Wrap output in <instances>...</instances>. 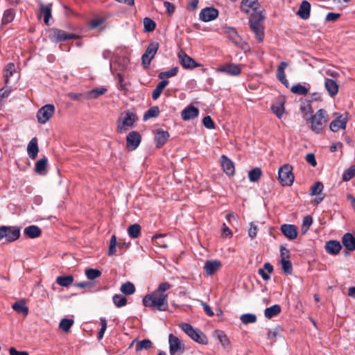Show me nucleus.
<instances>
[{
    "mask_svg": "<svg viewBox=\"0 0 355 355\" xmlns=\"http://www.w3.org/2000/svg\"><path fill=\"white\" fill-rule=\"evenodd\" d=\"M340 17V13L329 12L325 17L327 21H335Z\"/></svg>",
    "mask_w": 355,
    "mask_h": 355,
    "instance_id": "obj_61",
    "label": "nucleus"
},
{
    "mask_svg": "<svg viewBox=\"0 0 355 355\" xmlns=\"http://www.w3.org/2000/svg\"><path fill=\"white\" fill-rule=\"evenodd\" d=\"M178 69H179L178 67H173L172 69H171L170 70H168L167 71L160 72L158 75V77H159V78L164 79V80L165 78L173 77L177 75V73L178 72Z\"/></svg>",
    "mask_w": 355,
    "mask_h": 355,
    "instance_id": "obj_46",
    "label": "nucleus"
},
{
    "mask_svg": "<svg viewBox=\"0 0 355 355\" xmlns=\"http://www.w3.org/2000/svg\"><path fill=\"white\" fill-rule=\"evenodd\" d=\"M38 152V141L37 137H33L28 144L27 153L31 159H35L37 156Z\"/></svg>",
    "mask_w": 355,
    "mask_h": 355,
    "instance_id": "obj_25",
    "label": "nucleus"
},
{
    "mask_svg": "<svg viewBox=\"0 0 355 355\" xmlns=\"http://www.w3.org/2000/svg\"><path fill=\"white\" fill-rule=\"evenodd\" d=\"M288 63L286 62H281L279 65L277 67V78L286 87H288L289 83L288 80L286 78V74L284 72L285 69L288 67Z\"/></svg>",
    "mask_w": 355,
    "mask_h": 355,
    "instance_id": "obj_24",
    "label": "nucleus"
},
{
    "mask_svg": "<svg viewBox=\"0 0 355 355\" xmlns=\"http://www.w3.org/2000/svg\"><path fill=\"white\" fill-rule=\"evenodd\" d=\"M347 125V118L340 115L335 120L331 122L329 128L331 131L336 132L340 129L345 130Z\"/></svg>",
    "mask_w": 355,
    "mask_h": 355,
    "instance_id": "obj_23",
    "label": "nucleus"
},
{
    "mask_svg": "<svg viewBox=\"0 0 355 355\" xmlns=\"http://www.w3.org/2000/svg\"><path fill=\"white\" fill-rule=\"evenodd\" d=\"M116 251V235H112L111 239L110 241V246L107 252L108 256H112L115 254Z\"/></svg>",
    "mask_w": 355,
    "mask_h": 355,
    "instance_id": "obj_57",
    "label": "nucleus"
},
{
    "mask_svg": "<svg viewBox=\"0 0 355 355\" xmlns=\"http://www.w3.org/2000/svg\"><path fill=\"white\" fill-rule=\"evenodd\" d=\"M273 271V266L270 263H265L262 268L258 270V274L261 276L263 280L268 281L270 279L269 274Z\"/></svg>",
    "mask_w": 355,
    "mask_h": 355,
    "instance_id": "obj_31",
    "label": "nucleus"
},
{
    "mask_svg": "<svg viewBox=\"0 0 355 355\" xmlns=\"http://www.w3.org/2000/svg\"><path fill=\"white\" fill-rule=\"evenodd\" d=\"M15 71V66L14 63L10 62L8 63L5 68V83L8 84L9 83V79L13 75L14 72Z\"/></svg>",
    "mask_w": 355,
    "mask_h": 355,
    "instance_id": "obj_44",
    "label": "nucleus"
},
{
    "mask_svg": "<svg viewBox=\"0 0 355 355\" xmlns=\"http://www.w3.org/2000/svg\"><path fill=\"white\" fill-rule=\"evenodd\" d=\"M291 91L295 94L306 95L309 92V89L301 84H296L292 86Z\"/></svg>",
    "mask_w": 355,
    "mask_h": 355,
    "instance_id": "obj_41",
    "label": "nucleus"
},
{
    "mask_svg": "<svg viewBox=\"0 0 355 355\" xmlns=\"http://www.w3.org/2000/svg\"><path fill=\"white\" fill-rule=\"evenodd\" d=\"M218 72H224L231 76H238L241 73L240 67L235 64H227L216 69Z\"/></svg>",
    "mask_w": 355,
    "mask_h": 355,
    "instance_id": "obj_16",
    "label": "nucleus"
},
{
    "mask_svg": "<svg viewBox=\"0 0 355 355\" xmlns=\"http://www.w3.org/2000/svg\"><path fill=\"white\" fill-rule=\"evenodd\" d=\"M272 112L277 116V118L281 119L284 113V106L283 102H277L271 105Z\"/></svg>",
    "mask_w": 355,
    "mask_h": 355,
    "instance_id": "obj_36",
    "label": "nucleus"
},
{
    "mask_svg": "<svg viewBox=\"0 0 355 355\" xmlns=\"http://www.w3.org/2000/svg\"><path fill=\"white\" fill-rule=\"evenodd\" d=\"M112 300L117 307H122L127 304V299L122 295L116 294L113 296Z\"/></svg>",
    "mask_w": 355,
    "mask_h": 355,
    "instance_id": "obj_51",
    "label": "nucleus"
},
{
    "mask_svg": "<svg viewBox=\"0 0 355 355\" xmlns=\"http://www.w3.org/2000/svg\"><path fill=\"white\" fill-rule=\"evenodd\" d=\"M262 174L260 168L256 167L250 170L248 173V178L251 182H257L259 180Z\"/></svg>",
    "mask_w": 355,
    "mask_h": 355,
    "instance_id": "obj_43",
    "label": "nucleus"
},
{
    "mask_svg": "<svg viewBox=\"0 0 355 355\" xmlns=\"http://www.w3.org/2000/svg\"><path fill=\"white\" fill-rule=\"evenodd\" d=\"M172 285L168 282H162L157 288L143 298V304L153 310L165 311L168 309V294L165 292L170 289Z\"/></svg>",
    "mask_w": 355,
    "mask_h": 355,
    "instance_id": "obj_1",
    "label": "nucleus"
},
{
    "mask_svg": "<svg viewBox=\"0 0 355 355\" xmlns=\"http://www.w3.org/2000/svg\"><path fill=\"white\" fill-rule=\"evenodd\" d=\"M128 233L132 239H137L141 234V226L139 224H133L128 227Z\"/></svg>",
    "mask_w": 355,
    "mask_h": 355,
    "instance_id": "obj_37",
    "label": "nucleus"
},
{
    "mask_svg": "<svg viewBox=\"0 0 355 355\" xmlns=\"http://www.w3.org/2000/svg\"><path fill=\"white\" fill-rule=\"evenodd\" d=\"M215 334L217 336L218 340H219L220 343L224 347H230V342L229 340V338H227V335L222 331H216Z\"/></svg>",
    "mask_w": 355,
    "mask_h": 355,
    "instance_id": "obj_39",
    "label": "nucleus"
},
{
    "mask_svg": "<svg viewBox=\"0 0 355 355\" xmlns=\"http://www.w3.org/2000/svg\"><path fill=\"white\" fill-rule=\"evenodd\" d=\"M241 10L250 15L257 12L262 14L263 12L257 0H242Z\"/></svg>",
    "mask_w": 355,
    "mask_h": 355,
    "instance_id": "obj_12",
    "label": "nucleus"
},
{
    "mask_svg": "<svg viewBox=\"0 0 355 355\" xmlns=\"http://www.w3.org/2000/svg\"><path fill=\"white\" fill-rule=\"evenodd\" d=\"M159 49L157 42H151L147 46L145 53L142 55L141 62L144 68L149 67L151 60L154 58Z\"/></svg>",
    "mask_w": 355,
    "mask_h": 355,
    "instance_id": "obj_9",
    "label": "nucleus"
},
{
    "mask_svg": "<svg viewBox=\"0 0 355 355\" xmlns=\"http://www.w3.org/2000/svg\"><path fill=\"white\" fill-rule=\"evenodd\" d=\"M156 28V23L149 17L144 19V31L146 33L153 31Z\"/></svg>",
    "mask_w": 355,
    "mask_h": 355,
    "instance_id": "obj_40",
    "label": "nucleus"
},
{
    "mask_svg": "<svg viewBox=\"0 0 355 355\" xmlns=\"http://www.w3.org/2000/svg\"><path fill=\"white\" fill-rule=\"evenodd\" d=\"M120 290L123 294L130 295L135 292V287L132 283L127 282L121 286Z\"/></svg>",
    "mask_w": 355,
    "mask_h": 355,
    "instance_id": "obj_38",
    "label": "nucleus"
},
{
    "mask_svg": "<svg viewBox=\"0 0 355 355\" xmlns=\"http://www.w3.org/2000/svg\"><path fill=\"white\" fill-rule=\"evenodd\" d=\"M55 110L52 104H46L42 106L37 112V119L40 123L44 124L50 120Z\"/></svg>",
    "mask_w": 355,
    "mask_h": 355,
    "instance_id": "obj_11",
    "label": "nucleus"
},
{
    "mask_svg": "<svg viewBox=\"0 0 355 355\" xmlns=\"http://www.w3.org/2000/svg\"><path fill=\"white\" fill-rule=\"evenodd\" d=\"M218 16V11L213 7H207L203 8L200 14L199 19L205 22L212 21Z\"/></svg>",
    "mask_w": 355,
    "mask_h": 355,
    "instance_id": "obj_15",
    "label": "nucleus"
},
{
    "mask_svg": "<svg viewBox=\"0 0 355 355\" xmlns=\"http://www.w3.org/2000/svg\"><path fill=\"white\" fill-rule=\"evenodd\" d=\"M141 136L137 131H131L126 137V148L129 150H135L140 144Z\"/></svg>",
    "mask_w": 355,
    "mask_h": 355,
    "instance_id": "obj_14",
    "label": "nucleus"
},
{
    "mask_svg": "<svg viewBox=\"0 0 355 355\" xmlns=\"http://www.w3.org/2000/svg\"><path fill=\"white\" fill-rule=\"evenodd\" d=\"M164 235L163 234H157L153 236L152 241L155 245L160 247L166 248L168 247L167 243L164 241Z\"/></svg>",
    "mask_w": 355,
    "mask_h": 355,
    "instance_id": "obj_50",
    "label": "nucleus"
},
{
    "mask_svg": "<svg viewBox=\"0 0 355 355\" xmlns=\"http://www.w3.org/2000/svg\"><path fill=\"white\" fill-rule=\"evenodd\" d=\"M85 275L89 279L92 280L99 277L101 272L99 270L89 268L85 270Z\"/></svg>",
    "mask_w": 355,
    "mask_h": 355,
    "instance_id": "obj_56",
    "label": "nucleus"
},
{
    "mask_svg": "<svg viewBox=\"0 0 355 355\" xmlns=\"http://www.w3.org/2000/svg\"><path fill=\"white\" fill-rule=\"evenodd\" d=\"M325 249L329 254H337L342 249V245L339 241L331 240L326 243Z\"/></svg>",
    "mask_w": 355,
    "mask_h": 355,
    "instance_id": "obj_27",
    "label": "nucleus"
},
{
    "mask_svg": "<svg viewBox=\"0 0 355 355\" xmlns=\"http://www.w3.org/2000/svg\"><path fill=\"white\" fill-rule=\"evenodd\" d=\"M311 12V4L306 0L302 1L297 12V15H299L302 19H308L310 17Z\"/></svg>",
    "mask_w": 355,
    "mask_h": 355,
    "instance_id": "obj_26",
    "label": "nucleus"
},
{
    "mask_svg": "<svg viewBox=\"0 0 355 355\" xmlns=\"http://www.w3.org/2000/svg\"><path fill=\"white\" fill-rule=\"evenodd\" d=\"M169 133L164 130L157 131L155 135V143L157 148H161L168 140Z\"/></svg>",
    "mask_w": 355,
    "mask_h": 355,
    "instance_id": "obj_28",
    "label": "nucleus"
},
{
    "mask_svg": "<svg viewBox=\"0 0 355 355\" xmlns=\"http://www.w3.org/2000/svg\"><path fill=\"white\" fill-rule=\"evenodd\" d=\"M292 171L293 166L290 164H284L279 168L278 180L282 186H291L293 184L295 178Z\"/></svg>",
    "mask_w": 355,
    "mask_h": 355,
    "instance_id": "obj_7",
    "label": "nucleus"
},
{
    "mask_svg": "<svg viewBox=\"0 0 355 355\" xmlns=\"http://www.w3.org/2000/svg\"><path fill=\"white\" fill-rule=\"evenodd\" d=\"M328 114L326 110L320 109L316 113L309 119L311 123V129L315 133H320L323 125L327 122ZM308 120V119H306Z\"/></svg>",
    "mask_w": 355,
    "mask_h": 355,
    "instance_id": "obj_4",
    "label": "nucleus"
},
{
    "mask_svg": "<svg viewBox=\"0 0 355 355\" xmlns=\"http://www.w3.org/2000/svg\"><path fill=\"white\" fill-rule=\"evenodd\" d=\"M51 9H52L51 3H49L47 5H45L42 3H40V13H41V15H43L44 21L46 25L49 24V20L51 17Z\"/></svg>",
    "mask_w": 355,
    "mask_h": 355,
    "instance_id": "obj_29",
    "label": "nucleus"
},
{
    "mask_svg": "<svg viewBox=\"0 0 355 355\" xmlns=\"http://www.w3.org/2000/svg\"><path fill=\"white\" fill-rule=\"evenodd\" d=\"M280 263L284 272L291 275L293 271L291 262L288 259H281Z\"/></svg>",
    "mask_w": 355,
    "mask_h": 355,
    "instance_id": "obj_55",
    "label": "nucleus"
},
{
    "mask_svg": "<svg viewBox=\"0 0 355 355\" xmlns=\"http://www.w3.org/2000/svg\"><path fill=\"white\" fill-rule=\"evenodd\" d=\"M243 324H248L249 323H254L257 321V316L252 313L243 314L240 318Z\"/></svg>",
    "mask_w": 355,
    "mask_h": 355,
    "instance_id": "obj_52",
    "label": "nucleus"
},
{
    "mask_svg": "<svg viewBox=\"0 0 355 355\" xmlns=\"http://www.w3.org/2000/svg\"><path fill=\"white\" fill-rule=\"evenodd\" d=\"M313 223V218L311 216H306L303 218L302 225L301 228V231L302 234H305L310 226Z\"/></svg>",
    "mask_w": 355,
    "mask_h": 355,
    "instance_id": "obj_54",
    "label": "nucleus"
},
{
    "mask_svg": "<svg viewBox=\"0 0 355 355\" xmlns=\"http://www.w3.org/2000/svg\"><path fill=\"white\" fill-rule=\"evenodd\" d=\"M152 342L148 339H144L139 341L136 344V350L141 351L143 349H149L152 347Z\"/></svg>",
    "mask_w": 355,
    "mask_h": 355,
    "instance_id": "obj_49",
    "label": "nucleus"
},
{
    "mask_svg": "<svg viewBox=\"0 0 355 355\" xmlns=\"http://www.w3.org/2000/svg\"><path fill=\"white\" fill-rule=\"evenodd\" d=\"M48 164V159L46 157L39 159L35 166V173L44 175L46 173V167Z\"/></svg>",
    "mask_w": 355,
    "mask_h": 355,
    "instance_id": "obj_30",
    "label": "nucleus"
},
{
    "mask_svg": "<svg viewBox=\"0 0 355 355\" xmlns=\"http://www.w3.org/2000/svg\"><path fill=\"white\" fill-rule=\"evenodd\" d=\"M306 161L312 166H315L317 164L315 155L313 153H309L306 155Z\"/></svg>",
    "mask_w": 355,
    "mask_h": 355,
    "instance_id": "obj_62",
    "label": "nucleus"
},
{
    "mask_svg": "<svg viewBox=\"0 0 355 355\" xmlns=\"http://www.w3.org/2000/svg\"><path fill=\"white\" fill-rule=\"evenodd\" d=\"M281 231L289 240H293L297 238V229L294 225L284 224L281 226Z\"/></svg>",
    "mask_w": 355,
    "mask_h": 355,
    "instance_id": "obj_18",
    "label": "nucleus"
},
{
    "mask_svg": "<svg viewBox=\"0 0 355 355\" xmlns=\"http://www.w3.org/2000/svg\"><path fill=\"white\" fill-rule=\"evenodd\" d=\"M280 255L281 259H288L290 257L289 250L285 247L282 246L280 248Z\"/></svg>",
    "mask_w": 355,
    "mask_h": 355,
    "instance_id": "obj_64",
    "label": "nucleus"
},
{
    "mask_svg": "<svg viewBox=\"0 0 355 355\" xmlns=\"http://www.w3.org/2000/svg\"><path fill=\"white\" fill-rule=\"evenodd\" d=\"M12 308L16 312L22 313L24 315H27L28 314V307L26 306V303L24 300H19L15 302L12 305Z\"/></svg>",
    "mask_w": 355,
    "mask_h": 355,
    "instance_id": "obj_33",
    "label": "nucleus"
},
{
    "mask_svg": "<svg viewBox=\"0 0 355 355\" xmlns=\"http://www.w3.org/2000/svg\"><path fill=\"white\" fill-rule=\"evenodd\" d=\"M354 176H355V165H353L344 171V173L343 174L342 179L343 181L347 182V181H349Z\"/></svg>",
    "mask_w": 355,
    "mask_h": 355,
    "instance_id": "obj_53",
    "label": "nucleus"
},
{
    "mask_svg": "<svg viewBox=\"0 0 355 355\" xmlns=\"http://www.w3.org/2000/svg\"><path fill=\"white\" fill-rule=\"evenodd\" d=\"M279 328L277 327L273 329H270L268 332V338L275 341L278 337H280Z\"/></svg>",
    "mask_w": 355,
    "mask_h": 355,
    "instance_id": "obj_58",
    "label": "nucleus"
},
{
    "mask_svg": "<svg viewBox=\"0 0 355 355\" xmlns=\"http://www.w3.org/2000/svg\"><path fill=\"white\" fill-rule=\"evenodd\" d=\"M73 324V320L71 319L64 318L62 319L59 327L64 332H68Z\"/></svg>",
    "mask_w": 355,
    "mask_h": 355,
    "instance_id": "obj_48",
    "label": "nucleus"
},
{
    "mask_svg": "<svg viewBox=\"0 0 355 355\" xmlns=\"http://www.w3.org/2000/svg\"><path fill=\"white\" fill-rule=\"evenodd\" d=\"M20 237V228L17 226L0 227V241L5 239L7 243H12Z\"/></svg>",
    "mask_w": 355,
    "mask_h": 355,
    "instance_id": "obj_6",
    "label": "nucleus"
},
{
    "mask_svg": "<svg viewBox=\"0 0 355 355\" xmlns=\"http://www.w3.org/2000/svg\"><path fill=\"white\" fill-rule=\"evenodd\" d=\"M24 234L29 238L35 239L41 235L42 231L40 228L36 225H30L24 229Z\"/></svg>",
    "mask_w": 355,
    "mask_h": 355,
    "instance_id": "obj_32",
    "label": "nucleus"
},
{
    "mask_svg": "<svg viewBox=\"0 0 355 355\" xmlns=\"http://www.w3.org/2000/svg\"><path fill=\"white\" fill-rule=\"evenodd\" d=\"M138 118L132 112L129 110L124 111L119 116L116 121V132L119 134H123L128 130L135 126V122Z\"/></svg>",
    "mask_w": 355,
    "mask_h": 355,
    "instance_id": "obj_2",
    "label": "nucleus"
},
{
    "mask_svg": "<svg viewBox=\"0 0 355 355\" xmlns=\"http://www.w3.org/2000/svg\"><path fill=\"white\" fill-rule=\"evenodd\" d=\"M281 311V306L278 304H275L265 309L264 315L266 318L270 319L280 313Z\"/></svg>",
    "mask_w": 355,
    "mask_h": 355,
    "instance_id": "obj_34",
    "label": "nucleus"
},
{
    "mask_svg": "<svg viewBox=\"0 0 355 355\" xmlns=\"http://www.w3.org/2000/svg\"><path fill=\"white\" fill-rule=\"evenodd\" d=\"M324 186L322 182H316L311 187L309 193L311 196H318L321 194L323 190Z\"/></svg>",
    "mask_w": 355,
    "mask_h": 355,
    "instance_id": "obj_45",
    "label": "nucleus"
},
{
    "mask_svg": "<svg viewBox=\"0 0 355 355\" xmlns=\"http://www.w3.org/2000/svg\"><path fill=\"white\" fill-rule=\"evenodd\" d=\"M107 92V89L105 87H97L88 92V98H96L101 95L104 94Z\"/></svg>",
    "mask_w": 355,
    "mask_h": 355,
    "instance_id": "obj_47",
    "label": "nucleus"
},
{
    "mask_svg": "<svg viewBox=\"0 0 355 355\" xmlns=\"http://www.w3.org/2000/svg\"><path fill=\"white\" fill-rule=\"evenodd\" d=\"M257 234V225H255L254 224L251 223L250 227L248 230V234H249L250 237H251L252 239H254L256 237Z\"/></svg>",
    "mask_w": 355,
    "mask_h": 355,
    "instance_id": "obj_63",
    "label": "nucleus"
},
{
    "mask_svg": "<svg viewBox=\"0 0 355 355\" xmlns=\"http://www.w3.org/2000/svg\"><path fill=\"white\" fill-rule=\"evenodd\" d=\"M180 328L194 341L202 345L207 343L205 334L200 329H194L190 324L182 322Z\"/></svg>",
    "mask_w": 355,
    "mask_h": 355,
    "instance_id": "obj_5",
    "label": "nucleus"
},
{
    "mask_svg": "<svg viewBox=\"0 0 355 355\" xmlns=\"http://www.w3.org/2000/svg\"><path fill=\"white\" fill-rule=\"evenodd\" d=\"M199 110L193 105H189L181 112V116L184 121H189L198 116Z\"/></svg>",
    "mask_w": 355,
    "mask_h": 355,
    "instance_id": "obj_19",
    "label": "nucleus"
},
{
    "mask_svg": "<svg viewBox=\"0 0 355 355\" xmlns=\"http://www.w3.org/2000/svg\"><path fill=\"white\" fill-rule=\"evenodd\" d=\"M263 19V14L258 12L251 13L249 19L250 28L259 42H262L264 40V28L262 25Z\"/></svg>",
    "mask_w": 355,
    "mask_h": 355,
    "instance_id": "obj_3",
    "label": "nucleus"
},
{
    "mask_svg": "<svg viewBox=\"0 0 355 355\" xmlns=\"http://www.w3.org/2000/svg\"><path fill=\"white\" fill-rule=\"evenodd\" d=\"M220 163L223 171L227 175H233L234 174L235 168L232 161L229 159L226 155H223L220 157Z\"/></svg>",
    "mask_w": 355,
    "mask_h": 355,
    "instance_id": "obj_17",
    "label": "nucleus"
},
{
    "mask_svg": "<svg viewBox=\"0 0 355 355\" xmlns=\"http://www.w3.org/2000/svg\"><path fill=\"white\" fill-rule=\"evenodd\" d=\"M168 344L171 355H182L185 351L184 343L173 334L168 336Z\"/></svg>",
    "mask_w": 355,
    "mask_h": 355,
    "instance_id": "obj_8",
    "label": "nucleus"
},
{
    "mask_svg": "<svg viewBox=\"0 0 355 355\" xmlns=\"http://www.w3.org/2000/svg\"><path fill=\"white\" fill-rule=\"evenodd\" d=\"M178 57L180 64L185 69H192L201 66L200 64L196 62L191 57L182 50L178 52Z\"/></svg>",
    "mask_w": 355,
    "mask_h": 355,
    "instance_id": "obj_13",
    "label": "nucleus"
},
{
    "mask_svg": "<svg viewBox=\"0 0 355 355\" xmlns=\"http://www.w3.org/2000/svg\"><path fill=\"white\" fill-rule=\"evenodd\" d=\"M324 87L331 97H334L338 92L339 86L334 79L325 78Z\"/></svg>",
    "mask_w": 355,
    "mask_h": 355,
    "instance_id": "obj_20",
    "label": "nucleus"
},
{
    "mask_svg": "<svg viewBox=\"0 0 355 355\" xmlns=\"http://www.w3.org/2000/svg\"><path fill=\"white\" fill-rule=\"evenodd\" d=\"M202 123L208 129H214L215 123L210 116H206L202 119Z\"/></svg>",
    "mask_w": 355,
    "mask_h": 355,
    "instance_id": "obj_59",
    "label": "nucleus"
},
{
    "mask_svg": "<svg viewBox=\"0 0 355 355\" xmlns=\"http://www.w3.org/2000/svg\"><path fill=\"white\" fill-rule=\"evenodd\" d=\"M342 243L346 250H355V237L351 233H345L342 237Z\"/></svg>",
    "mask_w": 355,
    "mask_h": 355,
    "instance_id": "obj_22",
    "label": "nucleus"
},
{
    "mask_svg": "<svg viewBox=\"0 0 355 355\" xmlns=\"http://www.w3.org/2000/svg\"><path fill=\"white\" fill-rule=\"evenodd\" d=\"M13 19V15L11 10H7L4 12L3 17H2V23L3 24H8Z\"/></svg>",
    "mask_w": 355,
    "mask_h": 355,
    "instance_id": "obj_60",
    "label": "nucleus"
},
{
    "mask_svg": "<svg viewBox=\"0 0 355 355\" xmlns=\"http://www.w3.org/2000/svg\"><path fill=\"white\" fill-rule=\"evenodd\" d=\"M222 266L221 262L218 260H208L205 263L204 269L209 275L214 274Z\"/></svg>",
    "mask_w": 355,
    "mask_h": 355,
    "instance_id": "obj_21",
    "label": "nucleus"
},
{
    "mask_svg": "<svg viewBox=\"0 0 355 355\" xmlns=\"http://www.w3.org/2000/svg\"><path fill=\"white\" fill-rule=\"evenodd\" d=\"M49 37L51 40L54 42H60L69 40L77 39L78 38V35L74 33H67L66 31L59 28H53L51 31Z\"/></svg>",
    "mask_w": 355,
    "mask_h": 355,
    "instance_id": "obj_10",
    "label": "nucleus"
},
{
    "mask_svg": "<svg viewBox=\"0 0 355 355\" xmlns=\"http://www.w3.org/2000/svg\"><path fill=\"white\" fill-rule=\"evenodd\" d=\"M73 282V277L72 275L67 276H58L56 278V283L63 287H67L71 285Z\"/></svg>",
    "mask_w": 355,
    "mask_h": 355,
    "instance_id": "obj_35",
    "label": "nucleus"
},
{
    "mask_svg": "<svg viewBox=\"0 0 355 355\" xmlns=\"http://www.w3.org/2000/svg\"><path fill=\"white\" fill-rule=\"evenodd\" d=\"M159 114V109L157 106H153L148 109L144 115V120L146 121L150 118L157 117Z\"/></svg>",
    "mask_w": 355,
    "mask_h": 355,
    "instance_id": "obj_42",
    "label": "nucleus"
}]
</instances>
